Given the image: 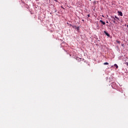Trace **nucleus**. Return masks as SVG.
Returning a JSON list of instances; mask_svg holds the SVG:
<instances>
[{"instance_id": "2", "label": "nucleus", "mask_w": 128, "mask_h": 128, "mask_svg": "<svg viewBox=\"0 0 128 128\" xmlns=\"http://www.w3.org/2000/svg\"><path fill=\"white\" fill-rule=\"evenodd\" d=\"M114 18H116L114 19V20H116V22H118V20H120V18H118L116 16H115Z\"/></svg>"}, {"instance_id": "9", "label": "nucleus", "mask_w": 128, "mask_h": 128, "mask_svg": "<svg viewBox=\"0 0 128 128\" xmlns=\"http://www.w3.org/2000/svg\"><path fill=\"white\" fill-rule=\"evenodd\" d=\"M125 64L127 65L128 66V62H126L125 63Z\"/></svg>"}, {"instance_id": "13", "label": "nucleus", "mask_w": 128, "mask_h": 128, "mask_svg": "<svg viewBox=\"0 0 128 128\" xmlns=\"http://www.w3.org/2000/svg\"><path fill=\"white\" fill-rule=\"evenodd\" d=\"M106 22V24H108V22Z\"/></svg>"}, {"instance_id": "7", "label": "nucleus", "mask_w": 128, "mask_h": 128, "mask_svg": "<svg viewBox=\"0 0 128 128\" xmlns=\"http://www.w3.org/2000/svg\"><path fill=\"white\" fill-rule=\"evenodd\" d=\"M104 66H106V65L108 64V62H104Z\"/></svg>"}, {"instance_id": "1", "label": "nucleus", "mask_w": 128, "mask_h": 128, "mask_svg": "<svg viewBox=\"0 0 128 128\" xmlns=\"http://www.w3.org/2000/svg\"><path fill=\"white\" fill-rule=\"evenodd\" d=\"M111 18H112L113 19V20H112V22L114 24H116V20H116L115 18H114V17L112 16Z\"/></svg>"}, {"instance_id": "14", "label": "nucleus", "mask_w": 128, "mask_h": 128, "mask_svg": "<svg viewBox=\"0 0 128 128\" xmlns=\"http://www.w3.org/2000/svg\"><path fill=\"white\" fill-rule=\"evenodd\" d=\"M90 2H92V0H90Z\"/></svg>"}, {"instance_id": "6", "label": "nucleus", "mask_w": 128, "mask_h": 128, "mask_svg": "<svg viewBox=\"0 0 128 128\" xmlns=\"http://www.w3.org/2000/svg\"><path fill=\"white\" fill-rule=\"evenodd\" d=\"M114 66H116V68H118V66L116 64H114Z\"/></svg>"}, {"instance_id": "10", "label": "nucleus", "mask_w": 128, "mask_h": 128, "mask_svg": "<svg viewBox=\"0 0 128 128\" xmlns=\"http://www.w3.org/2000/svg\"><path fill=\"white\" fill-rule=\"evenodd\" d=\"M79 28H79L78 27H77V28H76L77 30H78Z\"/></svg>"}, {"instance_id": "11", "label": "nucleus", "mask_w": 128, "mask_h": 128, "mask_svg": "<svg viewBox=\"0 0 128 128\" xmlns=\"http://www.w3.org/2000/svg\"><path fill=\"white\" fill-rule=\"evenodd\" d=\"M62 8H63V10H65V8H64L62 6H61Z\"/></svg>"}, {"instance_id": "15", "label": "nucleus", "mask_w": 128, "mask_h": 128, "mask_svg": "<svg viewBox=\"0 0 128 128\" xmlns=\"http://www.w3.org/2000/svg\"><path fill=\"white\" fill-rule=\"evenodd\" d=\"M124 46V44H122V46Z\"/></svg>"}, {"instance_id": "12", "label": "nucleus", "mask_w": 128, "mask_h": 128, "mask_svg": "<svg viewBox=\"0 0 128 128\" xmlns=\"http://www.w3.org/2000/svg\"><path fill=\"white\" fill-rule=\"evenodd\" d=\"M88 18H90V14H88Z\"/></svg>"}, {"instance_id": "3", "label": "nucleus", "mask_w": 128, "mask_h": 128, "mask_svg": "<svg viewBox=\"0 0 128 128\" xmlns=\"http://www.w3.org/2000/svg\"><path fill=\"white\" fill-rule=\"evenodd\" d=\"M118 14L119 16H122V12L118 11Z\"/></svg>"}, {"instance_id": "5", "label": "nucleus", "mask_w": 128, "mask_h": 128, "mask_svg": "<svg viewBox=\"0 0 128 128\" xmlns=\"http://www.w3.org/2000/svg\"><path fill=\"white\" fill-rule=\"evenodd\" d=\"M100 22H102L104 25L106 24V22H104L102 20H100Z\"/></svg>"}, {"instance_id": "4", "label": "nucleus", "mask_w": 128, "mask_h": 128, "mask_svg": "<svg viewBox=\"0 0 128 128\" xmlns=\"http://www.w3.org/2000/svg\"><path fill=\"white\" fill-rule=\"evenodd\" d=\"M105 34H106V36H110V34L108 33L106 31L104 32Z\"/></svg>"}, {"instance_id": "8", "label": "nucleus", "mask_w": 128, "mask_h": 128, "mask_svg": "<svg viewBox=\"0 0 128 128\" xmlns=\"http://www.w3.org/2000/svg\"><path fill=\"white\" fill-rule=\"evenodd\" d=\"M116 42H117L118 44H120V41H118V40H116Z\"/></svg>"}]
</instances>
